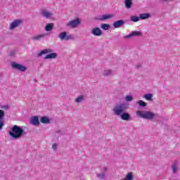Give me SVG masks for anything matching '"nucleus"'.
I'll return each mask as SVG.
<instances>
[{
	"label": "nucleus",
	"instance_id": "nucleus-30",
	"mask_svg": "<svg viewBox=\"0 0 180 180\" xmlns=\"http://www.w3.org/2000/svg\"><path fill=\"white\" fill-rule=\"evenodd\" d=\"M105 174L104 172L98 174H97V178H98V179L103 180V179H105Z\"/></svg>",
	"mask_w": 180,
	"mask_h": 180
},
{
	"label": "nucleus",
	"instance_id": "nucleus-2",
	"mask_svg": "<svg viewBox=\"0 0 180 180\" xmlns=\"http://www.w3.org/2000/svg\"><path fill=\"white\" fill-rule=\"evenodd\" d=\"M136 115L141 119H144L145 120H154V117L157 116V114L147 110H138L136 111Z\"/></svg>",
	"mask_w": 180,
	"mask_h": 180
},
{
	"label": "nucleus",
	"instance_id": "nucleus-12",
	"mask_svg": "<svg viewBox=\"0 0 180 180\" xmlns=\"http://www.w3.org/2000/svg\"><path fill=\"white\" fill-rule=\"evenodd\" d=\"M91 34H93L94 36H102V30L99 27H94L91 30Z\"/></svg>",
	"mask_w": 180,
	"mask_h": 180
},
{
	"label": "nucleus",
	"instance_id": "nucleus-33",
	"mask_svg": "<svg viewBox=\"0 0 180 180\" xmlns=\"http://www.w3.org/2000/svg\"><path fill=\"white\" fill-rule=\"evenodd\" d=\"M172 169L173 174H175L176 172V165H173L172 166Z\"/></svg>",
	"mask_w": 180,
	"mask_h": 180
},
{
	"label": "nucleus",
	"instance_id": "nucleus-11",
	"mask_svg": "<svg viewBox=\"0 0 180 180\" xmlns=\"http://www.w3.org/2000/svg\"><path fill=\"white\" fill-rule=\"evenodd\" d=\"M124 25V20H119L113 22L112 26L115 29H119V27H122Z\"/></svg>",
	"mask_w": 180,
	"mask_h": 180
},
{
	"label": "nucleus",
	"instance_id": "nucleus-8",
	"mask_svg": "<svg viewBox=\"0 0 180 180\" xmlns=\"http://www.w3.org/2000/svg\"><path fill=\"white\" fill-rule=\"evenodd\" d=\"M113 18H115V14L101 15L97 18V20H100L101 22H102L103 20H108Z\"/></svg>",
	"mask_w": 180,
	"mask_h": 180
},
{
	"label": "nucleus",
	"instance_id": "nucleus-3",
	"mask_svg": "<svg viewBox=\"0 0 180 180\" xmlns=\"http://www.w3.org/2000/svg\"><path fill=\"white\" fill-rule=\"evenodd\" d=\"M128 108L129 105L126 103L117 104L113 108L114 115L116 116H120V115L125 112Z\"/></svg>",
	"mask_w": 180,
	"mask_h": 180
},
{
	"label": "nucleus",
	"instance_id": "nucleus-7",
	"mask_svg": "<svg viewBox=\"0 0 180 180\" xmlns=\"http://www.w3.org/2000/svg\"><path fill=\"white\" fill-rule=\"evenodd\" d=\"M143 36V32L140 31H133L128 35L123 37L124 39H131V37H141Z\"/></svg>",
	"mask_w": 180,
	"mask_h": 180
},
{
	"label": "nucleus",
	"instance_id": "nucleus-27",
	"mask_svg": "<svg viewBox=\"0 0 180 180\" xmlns=\"http://www.w3.org/2000/svg\"><path fill=\"white\" fill-rule=\"evenodd\" d=\"M143 98L146 99V101H153V94H147L143 96Z\"/></svg>",
	"mask_w": 180,
	"mask_h": 180
},
{
	"label": "nucleus",
	"instance_id": "nucleus-20",
	"mask_svg": "<svg viewBox=\"0 0 180 180\" xmlns=\"http://www.w3.org/2000/svg\"><path fill=\"white\" fill-rule=\"evenodd\" d=\"M41 15L44 16V18H46V19H49V18H51L53 16V14L46 10H43L41 13Z\"/></svg>",
	"mask_w": 180,
	"mask_h": 180
},
{
	"label": "nucleus",
	"instance_id": "nucleus-19",
	"mask_svg": "<svg viewBox=\"0 0 180 180\" xmlns=\"http://www.w3.org/2000/svg\"><path fill=\"white\" fill-rule=\"evenodd\" d=\"M56 58H57V53H53V52L50 53L48 55H46L44 57L45 60L56 59Z\"/></svg>",
	"mask_w": 180,
	"mask_h": 180
},
{
	"label": "nucleus",
	"instance_id": "nucleus-16",
	"mask_svg": "<svg viewBox=\"0 0 180 180\" xmlns=\"http://www.w3.org/2000/svg\"><path fill=\"white\" fill-rule=\"evenodd\" d=\"M31 124H33V126H39L40 124V121L39 120V117L34 116L31 119Z\"/></svg>",
	"mask_w": 180,
	"mask_h": 180
},
{
	"label": "nucleus",
	"instance_id": "nucleus-18",
	"mask_svg": "<svg viewBox=\"0 0 180 180\" xmlns=\"http://www.w3.org/2000/svg\"><path fill=\"white\" fill-rule=\"evenodd\" d=\"M40 122L42 124H49L50 118L47 116H43L40 118Z\"/></svg>",
	"mask_w": 180,
	"mask_h": 180
},
{
	"label": "nucleus",
	"instance_id": "nucleus-13",
	"mask_svg": "<svg viewBox=\"0 0 180 180\" xmlns=\"http://www.w3.org/2000/svg\"><path fill=\"white\" fill-rule=\"evenodd\" d=\"M120 115L122 120H125L126 122H129V120H130V114H129V112H124Z\"/></svg>",
	"mask_w": 180,
	"mask_h": 180
},
{
	"label": "nucleus",
	"instance_id": "nucleus-21",
	"mask_svg": "<svg viewBox=\"0 0 180 180\" xmlns=\"http://www.w3.org/2000/svg\"><path fill=\"white\" fill-rule=\"evenodd\" d=\"M124 6L127 9H130L133 6V1L131 0H124Z\"/></svg>",
	"mask_w": 180,
	"mask_h": 180
},
{
	"label": "nucleus",
	"instance_id": "nucleus-14",
	"mask_svg": "<svg viewBox=\"0 0 180 180\" xmlns=\"http://www.w3.org/2000/svg\"><path fill=\"white\" fill-rule=\"evenodd\" d=\"M150 18H151V14L150 13L139 14V19H141V20H146V19H150Z\"/></svg>",
	"mask_w": 180,
	"mask_h": 180
},
{
	"label": "nucleus",
	"instance_id": "nucleus-4",
	"mask_svg": "<svg viewBox=\"0 0 180 180\" xmlns=\"http://www.w3.org/2000/svg\"><path fill=\"white\" fill-rule=\"evenodd\" d=\"M58 39L61 40V41H68L69 40H74V35L72 34H68L67 32H60L58 36Z\"/></svg>",
	"mask_w": 180,
	"mask_h": 180
},
{
	"label": "nucleus",
	"instance_id": "nucleus-22",
	"mask_svg": "<svg viewBox=\"0 0 180 180\" xmlns=\"http://www.w3.org/2000/svg\"><path fill=\"white\" fill-rule=\"evenodd\" d=\"M53 27H54V24H53V23H48L45 26V31L46 32H51V30H53Z\"/></svg>",
	"mask_w": 180,
	"mask_h": 180
},
{
	"label": "nucleus",
	"instance_id": "nucleus-5",
	"mask_svg": "<svg viewBox=\"0 0 180 180\" xmlns=\"http://www.w3.org/2000/svg\"><path fill=\"white\" fill-rule=\"evenodd\" d=\"M11 67L12 68H13V70H17L18 71H22V72H25V71L27 70V68H26V66L20 63H18L16 62H12Z\"/></svg>",
	"mask_w": 180,
	"mask_h": 180
},
{
	"label": "nucleus",
	"instance_id": "nucleus-29",
	"mask_svg": "<svg viewBox=\"0 0 180 180\" xmlns=\"http://www.w3.org/2000/svg\"><path fill=\"white\" fill-rule=\"evenodd\" d=\"M131 22H139L140 20V16L134 15L131 17Z\"/></svg>",
	"mask_w": 180,
	"mask_h": 180
},
{
	"label": "nucleus",
	"instance_id": "nucleus-17",
	"mask_svg": "<svg viewBox=\"0 0 180 180\" xmlns=\"http://www.w3.org/2000/svg\"><path fill=\"white\" fill-rule=\"evenodd\" d=\"M46 36H47V34H38V35L33 37L32 40H34L36 41H40V40H41V39H44V37H46Z\"/></svg>",
	"mask_w": 180,
	"mask_h": 180
},
{
	"label": "nucleus",
	"instance_id": "nucleus-26",
	"mask_svg": "<svg viewBox=\"0 0 180 180\" xmlns=\"http://www.w3.org/2000/svg\"><path fill=\"white\" fill-rule=\"evenodd\" d=\"M101 27L103 29V30H109V29H110V25L106 23L101 24Z\"/></svg>",
	"mask_w": 180,
	"mask_h": 180
},
{
	"label": "nucleus",
	"instance_id": "nucleus-23",
	"mask_svg": "<svg viewBox=\"0 0 180 180\" xmlns=\"http://www.w3.org/2000/svg\"><path fill=\"white\" fill-rule=\"evenodd\" d=\"M84 100H85V96L81 95V96H79L77 98H75V102L76 103H81V102H84Z\"/></svg>",
	"mask_w": 180,
	"mask_h": 180
},
{
	"label": "nucleus",
	"instance_id": "nucleus-28",
	"mask_svg": "<svg viewBox=\"0 0 180 180\" xmlns=\"http://www.w3.org/2000/svg\"><path fill=\"white\" fill-rule=\"evenodd\" d=\"M113 71L110 70H104L103 72V75L104 77H109V75H112Z\"/></svg>",
	"mask_w": 180,
	"mask_h": 180
},
{
	"label": "nucleus",
	"instance_id": "nucleus-32",
	"mask_svg": "<svg viewBox=\"0 0 180 180\" xmlns=\"http://www.w3.org/2000/svg\"><path fill=\"white\" fill-rule=\"evenodd\" d=\"M15 54H16V51H10V52H9L10 57H13L15 56Z\"/></svg>",
	"mask_w": 180,
	"mask_h": 180
},
{
	"label": "nucleus",
	"instance_id": "nucleus-1",
	"mask_svg": "<svg viewBox=\"0 0 180 180\" xmlns=\"http://www.w3.org/2000/svg\"><path fill=\"white\" fill-rule=\"evenodd\" d=\"M8 134L14 140H18L21 139V137H25L27 134V132L20 126L14 125L8 131Z\"/></svg>",
	"mask_w": 180,
	"mask_h": 180
},
{
	"label": "nucleus",
	"instance_id": "nucleus-10",
	"mask_svg": "<svg viewBox=\"0 0 180 180\" xmlns=\"http://www.w3.org/2000/svg\"><path fill=\"white\" fill-rule=\"evenodd\" d=\"M22 25V20H15L13 23L10 25L9 29L10 30H13V29H16V27H19Z\"/></svg>",
	"mask_w": 180,
	"mask_h": 180
},
{
	"label": "nucleus",
	"instance_id": "nucleus-6",
	"mask_svg": "<svg viewBox=\"0 0 180 180\" xmlns=\"http://www.w3.org/2000/svg\"><path fill=\"white\" fill-rule=\"evenodd\" d=\"M79 25H81V20H79V18H76L67 23L66 26L67 27H72V29H75V27Z\"/></svg>",
	"mask_w": 180,
	"mask_h": 180
},
{
	"label": "nucleus",
	"instance_id": "nucleus-31",
	"mask_svg": "<svg viewBox=\"0 0 180 180\" xmlns=\"http://www.w3.org/2000/svg\"><path fill=\"white\" fill-rule=\"evenodd\" d=\"M125 101H127V102H131V101H133V96H130V95L126 96Z\"/></svg>",
	"mask_w": 180,
	"mask_h": 180
},
{
	"label": "nucleus",
	"instance_id": "nucleus-36",
	"mask_svg": "<svg viewBox=\"0 0 180 180\" xmlns=\"http://www.w3.org/2000/svg\"><path fill=\"white\" fill-rule=\"evenodd\" d=\"M136 68H137V69L141 68V65H136Z\"/></svg>",
	"mask_w": 180,
	"mask_h": 180
},
{
	"label": "nucleus",
	"instance_id": "nucleus-37",
	"mask_svg": "<svg viewBox=\"0 0 180 180\" xmlns=\"http://www.w3.org/2000/svg\"><path fill=\"white\" fill-rule=\"evenodd\" d=\"M163 2H167V1H173V0H161Z\"/></svg>",
	"mask_w": 180,
	"mask_h": 180
},
{
	"label": "nucleus",
	"instance_id": "nucleus-25",
	"mask_svg": "<svg viewBox=\"0 0 180 180\" xmlns=\"http://www.w3.org/2000/svg\"><path fill=\"white\" fill-rule=\"evenodd\" d=\"M134 177H133V173L132 172H129L126 175L125 179H121V180H133Z\"/></svg>",
	"mask_w": 180,
	"mask_h": 180
},
{
	"label": "nucleus",
	"instance_id": "nucleus-9",
	"mask_svg": "<svg viewBox=\"0 0 180 180\" xmlns=\"http://www.w3.org/2000/svg\"><path fill=\"white\" fill-rule=\"evenodd\" d=\"M5 126V111L0 110V130Z\"/></svg>",
	"mask_w": 180,
	"mask_h": 180
},
{
	"label": "nucleus",
	"instance_id": "nucleus-34",
	"mask_svg": "<svg viewBox=\"0 0 180 180\" xmlns=\"http://www.w3.org/2000/svg\"><path fill=\"white\" fill-rule=\"evenodd\" d=\"M52 148H53V150H54L56 151L57 150V144L56 143H53L52 145Z\"/></svg>",
	"mask_w": 180,
	"mask_h": 180
},
{
	"label": "nucleus",
	"instance_id": "nucleus-35",
	"mask_svg": "<svg viewBox=\"0 0 180 180\" xmlns=\"http://www.w3.org/2000/svg\"><path fill=\"white\" fill-rule=\"evenodd\" d=\"M1 109H9V106L8 105H3L1 107Z\"/></svg>",
	"mask_w": 180,
	"mask_h": 180
},
{
	"label": "nucleus",
	"instance_id": "nucleus-24",
	"mask_svg": "<svg viewBox=\"0 0 180 180\" xmlns=\"http://www.w3.org/2000/svg\"><path fill=\"white\" fill-rule=\"evenodd\" d=\"M136 103L139 106H141V108H146V106H147V103L141 100L136 101Z\"/></svg>",
	"mask_w": 180,
	"mask_h": 180
},
{
	"label": "nucleus",
	"instance_id": "nucleus-15",
	"mask_svg": "<svg viewBox=\"0 0 180 180\" xmlns=\"http://www.w3.org/2000/svg\"><path fill=\"white\" fill-rule=\"evenodd\" d=\"M50 53H53V50L51 49H44L38 53L37 57H41L44 54H50Z\"/></svg>",
	"mask_w": 180,
	"mask_h": 180
}]
</instances>
